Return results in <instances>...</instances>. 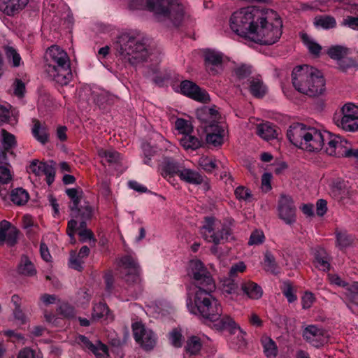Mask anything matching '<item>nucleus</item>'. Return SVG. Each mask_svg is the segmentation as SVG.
Wrapping results in <instances>:
<instances>
[{"instance_id":"52","label":"nucleus","mask_w":358,"mask_h":358,"mask_svg":"<svg viewBox=\"0 0 358 358\" xmlns=\"http://www.w3.org/2000/svg\"><path fill=\"white\" fill-rule=\"evenodd\" d=\"M66 194L71 199L73 204L71 206V210L74 212V209H77L80 201L82 192L78 189L71 188L66 191Z\"/></svg>"},{"instance_id":"42","label":"nucleus","mask_w":358,"mask_h":358,"mask_svg":"<svg viewBox=\"0 0 358 358\" xmlns=\"http://www.w3.org/2000/svg\"><path fill=\"white\" fill-rule=\"evenodd\" d=\"M180 145L185 149V150H194L198 149L201 146V141L198 139L197 138L186 134L184 135L180 140Z\"/></svg>"},{"instance_id":"16","label":"nucleus","mask_w":358,"mask_h":358,"mask_svg":"<svg viewBox=\"0 0 358 358\" xmlns=\"http://www.w3.org/2000/svg\"><path fill=\"white\" fill-rule=\"evenodd\" d=\"M29 171L36 176H45L48 185L55 180V169L53 162H43L38 160H33L29 166Z\"/></svg>"},{"instance_id":"46","label":"nucleus","mask_w":358,"mask_h":358,"mask_svg":"<svg viewBox=\"0 0 358 358\" xmlns=\"http://www.w3.org/2000/svg\"><path fill=\"white\" fill-rule=\"evenodd\" d=\"M262 343L266 357H275L276 356L278 349L275 342L271 338L267 336L263 337Z\"/></svg>"},{"instance_id":"41","label":"nucleus","mask_w":358,"mask_h":358,"mask_svg":"<svg viewBox=\"0 0 358 358\" xmlns=\"http://www.w3.org/2000/svg\"><path fill=\"white\" fill-rule=\"evenodd\" d=\"M202 345L203 341L200 337L192 336L186 342V352L190 355H196L201 350Z\"/></svg>"},{"instance_id":"50","label":"nucleus","mask_w":358,"mask_h":358,"mask_svg":"<svg viewBox=\"0 0 358 358\" xmlns=\"http://www.w3.org/2000/svg\"><path fill=\"white\" fill-rule=\"evenodd\" d=\"M74 211L78 213L83 220H89L92 217L94 212V208L90 205L88 202H85L80 207L78 206Z\"/></svg>"},{"instance_id":"55","label":"nucleus","mask_w":358,"mask_h":358,"mask_svg":"<svg viewBox=\"0 0 358 358\" xmlns=\"http://www.w3.org/2000/svg\"><path fill=\"white\" fill-rule=\"evenodd\" d=\"M264 267L268 271L271 273H275L277 269L275 258L273 255L268 252L265 253Z\"/></svg>"},{"instance_id":"58","label":"nucleus","mask_w":358,"mask_h":358,"mask_svg":"<svg viewBox=\"0 0 358 358\" xmlns=\"http://www.w3.org/2000/svg\"><path fill=\"white\" fill-rule=\"evenodd\" d=\"M142 149L144 155L143 163L147 165L151 166V156L155 153L156 150L154 149L150 143H145L142 146Z\"/></svg>"},{"instance_id":"10","label":"nucleus","mask_w":358,"mask_h":358,"mask_svg":"<svg viewBox=\"0 0 358 358\" xmlns=\"http://www.w3.org/2000/svg\"><path fill=\"white\" fill-rule=\"evenodd\" d=\"M187 275L193 280L198 289L208 287L210 290L215 289V283L210 272L199 259H195L189 262Z\"/></svg>"},{"instance_id":"51","label":"nucleus","mask_w":358,"mask_h":358,"mask_svg":"<svg viewBox=\"0 0 358 358\" xmlns=\"http://www.w3.org/2000/svg\"><path fill=\"white\" fill-rule=\"evenodd\" d=\"M175 127L179 133L186 135L190 133L192 130V124L186 120L178 118L175 122Z\"/></svg>"},{"instance_id":"48","label":"nucleus","mask_w":358,"mask_h":358,"mask_svg":"<svg viewBox=\"0 0 358 358\" xmlns=\"http://www.w3.org/2000/svg\"><path fill=\"white\" fill-rule=\"evenodd\" d=\"M301 37L309 52L313 55H318L322 47L306 34H302Z\"/></svg>"},{"instance_id":"17","label":"nucleus","mask_w":358,"mask_h":358,"mask_svg":"<svg viewBox=\"0 0 358 358\" xmlns=\"http://www.w3.org/2000/svg\"><path fill=\"white\" fill-rule=\"evenodd\" d=\"M278 215L286 224L296 220V208L290 196L282 195L278 203Z\"/></svg>"},{"instance_id":"15","label":"nucleus","mask_w":358,"mask_h":358,"mask_svg":"<svg viewBox=\"0 0 358 358\" xmlns=\"http://www.w3.org/2000/svg\"><path fill=\"white\" fill-rule=\"evenodd\" d=\"M326 145L324 147L327 154L338 157H343L347 152V140L340 136L333 135L329 132V136L325 137Z\"/></svg>"},{"instance_id":"30","label":"nucleus","mask_w":358,"mask_h":358,"mask_svg":"<svg viewBox=\"0 0 358 358\" xmlns=\"http://www.w3.org/2000/svg\"><path fill=\"white\" fill-rule=\"evenodd\" d=\"M101 162H107L110 165L117 164L122 161V156L117 151L113 149L99 148L97 151Z\"/></svg>"},{"instance_id":"23","label":"nucleus","mask_w":358,"mask_h":358,"mask_svg":"<svg viewBox=\"0 0 358 358\" xmlns=\"http://www.w3.org/2000/svg\"><path fill=\"white\" fill-rule=\"evenodd\" d=\"M225 57L217 50H209L205 53L206 66L212 74L220 73L222 70Z\"/></svg>"},{"instance_id":"37","label":"nucleus","mask_w":358,"mask_h":358,"mask_svg":"<svg viewBox=\"0 0 358 358\" xmlns=\"http://www.w3.org/2000/svg\"><path fill=\"white\" fill-rule=\"evenodd\" d=\"M249 89L255 97H262L266 92V87L259 78H252L249 80Z\"/></svg>"},{"instance_id":"33","label":"nucleus","mask_w":358,"mask_h":358,"mask_svg":"<svg viewBox=\"0 0 358 358\" xmlns=\"http://www.w3.org/2000/svg\"><path fill=\"white\" fill-rule=\"evenodd\" d=\"M32 127V134L34 138L42 144H45L48 141V129L45 124H41L38 120H34Z\"/></svg>"},{"instance_id":"31","label":"nucleus","mask_w":358,"mask_h":358,"mask_svg":"<svg viewBox=\"0 0 358 358\" xmlns=\"http://www.w3.org/2000/svg\"><path fill=\"white\" fill-rule=\"evenodd\" d=\"M241 290L243 294L251 299H258L262 297L263 291L260 286L252 281H246L242 283Z\"/></svg>"},{"instance_id":"49","label":"nucleus","mask_w":358,"mask_h":358,"mask_svg":"<svg viewBox=\"0 0 358 358\" xmlns=\"http://www.w3.org/2000/svg\"><path fill=\"white\" fill-rule=\"evenodd\" d=\"M11 200L17 205H22L25 203L29 199L28 193L22 188H17L11 193Z\"/></svg>"},{"instance_id":"27","label":"nucleus","mask_w":358,"mask_h":358,"mask_svg":"<svg viewBox=\"0 0 358 358\" xmlns=\"http://www.w3.org/2000/svg\"><path fill=\"white\" fill-rule=\"evenodd\" d=\"M90 254V248L87 246H83L78 254L75 251L70 253L69 266L73 269L80 271L84 263L83 259Z\"/></svg>"},{"instance_id":"14","label":"nucleus","mask_w":358,"mask_h":358,"mask_svg":"<svg viewBox=\"0 0 358 358\" xmlns=\"http://www.w3.org/2000/svg\"><path fill=\"white\" fill-rule=\"evenodd\" d=\"M132 331L136 343L145 350H152L157 342V337L153 331L146 328L141 322H134Z\"/></svg>"},{"instance_id":"45","label":"nucleus","mask_w":358,"mask_h":358,"mask_svg":"<svg viewBox=\"0 0 358 358\" xmlns=\"http://www.w3.org/2000/svg\"><path fill=\"white\" fill-rule=\"evenodd\" d=\"M336 244L341 249L349 247L353 242V237L345 231H336Z\"/></svg>"},{"instance_id":"53","label":"nucleus","mask_w":358,"mask_h":358,"mask_svg":"<svg viewBox=\"0 0 358 358\" xmlns=\"http://www.w3.org/2000/svg\"><path fill=\"white\" fill-rule=\"evenodd\" d=\"M348 54V49L340 45H336L330 48L328 50V55L334 59H340Z\"/></svg>"},{"instance_id":"43","label":"nucleus","mask_w":358,"mask_h":358,"mask_svg":"<svg viewBox=\"0 0 358 358\" xmlns=\"http://www.w3.org/2000/svg\"><path fill=\"white\" fill-rule=\"evenodd\" d=\"M198 164L201 169L208 173L213 172L217 168V161L213 157L202 155L199 157Z\"/></svg>"},{"instance_id":"1","label":"nucleus","mask_w":358,"mask_h":358,"mask_svg":"<svg viewBox=\"0 0 358 358\" xmlns=\"http://www.w3.org/2000/svg\"><path fill=\"white\" fill-rule=\"evenodd\" d=\"M148 40L143 33L136 29L122 31L114 43L116 55L131 65L145 61L150 54Z\"/></svg>"},{"instance_id":"7","label":"nucleus","mask_w":358,"mask_h":358,"mask_svg":"<svg viewBox=\"0 0 358 358\" xmlns=\"http://www.w3.org/2000/svg\"><path fill=\"white\" fill-rule=\"evenodd\" d=\"M46 71L50 78L62 85L72 79L70 59L67 53L57 45H52L45 53Z\"/></svg>"},{"instance_id":"4","label":"nucleus","mask_w":358,"mask_h":358,"mask_svg":"<svg viewBox=\"0 0 358 358\" xmlns=\"http://www.w3.org/2000/svg\"><path fill=\"white\" fill-rule=\"evenodd\" d=\"M292 83L296 91L309 96L322 95L326 90L322 73L306 64L296 66L293 69Z\"/></svg>"},{"instance_id":"6","label":"nucleus","mask_w":358,"mask_h":358,"mask_svg":"<svg viewBox=\"0 0 358 358\" xmlns=\"http://www.w3.org/2000/svg\"><path fill=\"white\" fill-rule=\"evenodd\" d=\"M282 27V20L276 12L262 9L261 20L257 22L251 41L263 45H272L280 39Z\"/></svg>"},{"instance_id":"20","label":"nucleus","mask_w":358,"mask_h":358,"mask_svg":"<svg viewBox=\"0 0 358 358\" xmlns=\"http://www.w3.org/2000/svg\"><path fill=\"white\" fill-rule=\"evenodd\" d=\"M78 231L80 236V241L86 242L87 241L92 240L95 242L92 232L87 229L85 227V222L84 221L80 223L79 227L78 226V222L73 219L71 220L68 222L67 226V234L71 238V243H75L76 239L74 237V233Z\"/></svg>"},{"instance_id":"19","label":"nucleus","mask_w":358,"mask_h":358,"mask_svg":"<svg viewBox=\"0 0 358 358\" xmlns=\"http://www.w3.org/2000/svg\"><path fill=\"white\" fill-rule=\"evenodd\" d=\"M204 130L206 134V140L208 144L215 147L222 145L226 135V126L224 122L205 126Z\"/></svg>"},{"instance_id":"36","label":"nucleus","mask_w":358,"mask_h":358,"mask_svg":"<svg viewBox=\"0 0 358 358\" xmlns=\"http://www.w3.org/2000/svg\"><path fill=\"white\" fill-rule=\"evenodd\" d=\"M17 271L20 274L26 276H34L36 274V269L34 264L26 256L22 257Z\"/></svg>"},{"instance_id":"2","label":"nucleus","mask_w":358,"mask_h":358,"mask_svg":"<svg viewBox=\"0 0 358 358\" xmlns=\"http://www.w3.org/2000/svg\"><path fill=\"white\" fill-rule=\"evenodd\" d=\"M128 6L131 10H147L158 20H169L176 26L187 17L183 0H129Z\"/></svg>"},{"instance_id":"5","label":"nucleus","mask_w":358,"mask_h":358,"mask_svg":"<svg viewBox=\"0 0 358 358\" xmlns=\"http://www.w3.org/2000/svg\"><path fill=\"white\" fill-rule=\"evenodd\" d=\"M287 136L295 146L307 151L317 152L325 145V137L329 136V132L302 123H294L289 127Z\"/></svg>"},{"instance_id":"38","label":"nucleus","mask_w":358,"mask_h":358,"mask_svg":"<svg viewBox=\"0 0 358 358\" xmlns=\"http://www.w3.org/2000/svg\"><path fill=\"white\" fill-rule=\"evenodd\" d=\"M92 315L94 320H112L109 309L105 303L95 304Z\"/></svg>"},{"instance_id":"39","label":"nucleus","mask_w":358,"mask_h":358,"mask_svg":"<svg viewBox=\"0 0 358 358\" xmlns=\"http://www.w3.org/2000/svg\"><path fill=\"white\" fill-rule=\"evenodd\" d=\"M11 180V173L8 165H0V195L5 198L8 190L1 185L8 184Z\"/></svg>"},{"instance_id":"25","label":"nucleus","mask_w":358,"mask_h":358,"mask_svg":"<svg viewBox=\"0 0 358 358\" xmlns=\"http://www.w3.org/2000/svg\"><path fill=\"white\" fill-rule=\"evenodd\" d=\"M29 0H0V11L8 16H14L22 10Z\"/></svg>"},{"instance_id":"47","label":"nucleus","mask_w":358,"mask_h":358,"mask_svg":"<svg viewBox=\"0 0 358 358\" xmlns=\"http://www.w3.org/2000/svg\"><path fill=\"white\" fill-rule=\"evenodd\" d=\"M5 54L9 62H12L14 67H18L22 64V58L17 51L11 46L5 47Z\"/></svg>"},{"instance_id":"35","label":"nucleus","mask_w":358,"mask_h":358,"mask_svg":"<svg viewBox=\"0 0 358 358\" xmlns=\"http://www.w3.org/2000/svg\"><path fill=\"white\" fill-rule=\"evenodd\" d=\"M181 169L182 167L180 166L179 164L166 158L164 159L163 162L160 165L162 175L164 178L173 175L179 176Z\"/></svg>"},{"instance_id":"9","label":"nucleus","mask_w":358,"mask_h":358,"mask_svg":"<svg viewBox=\"0 0 358 358\" xmlns=\"http://www.w3.org/2000/svg\"><path fill=\"white\" fill-rule=\"evenodd\" d=\"M120 269L127 283V292L131 298H137L143 290L141 270L138 262L131 256L127 255L120 260Z\"/></svg>"},{"instance_id":"21","label":"nucleus","mask_w":358,"mask_h":358,"mask_svg":"<svg viewBox=\"0 0 358 358\" xmlns=\"http://www.w3.org/2000/svg\"><path fill=\"white\" fill-rule=\"evenodd\" d=\"M303 338L315 347H320L329 341L326 332L314 325L307 327L303 333Z\"/></svg>"},{"instance_id":"54","label":"nucleus","mask_w":358,"mask_h":358,"mask_svg":"<svg viewBox=\"0 0 358 358\" xmlns=\"http://www.w3.org/2000/svg\"><path fill=\"white\" fill-rule=\"evenodd\" d=\"M1 136L2 143L6 150H8L15 145V138L13 134L7 132L4 129H2Z\"/></svg>"},{"instance_id":"28","label":"nucleus","mask_w":358,"mask_h":358,"mask_svg":"<svg viewBox=\"0 0 358 358\" xmlns=\"http://www.w3.org/2000/svg\"><path fill=\"white\" fill-rule=\"evenodd\" d=\"M256 134L262 139L269 141L277 137V131L270 122H261L256 125Z\"/></svg>"},{"instance_id":"60","label":"nucleus","mask_w":358,"mask_h":358,"mask_svg":"<svg viewBox=\"0 0 358 358\" xmlns=\"http://www.w3.org/2000/svg\"><path fill=\"white\" fill-rule=\"evenodd\" d=\"M341 25L358 31V17L347 16L343 20Z\"/></svg>"},{"instance_id":"61","label":"nucleus","mask_w":358,"mask_h":358,"mask_svg":"<svg viewBox=\"0 0 358 358\" xmlns=\"http://www.w3.org/2000/svg\"><path fill=\"white\" fill-rule=\"evenodd\" d=\"M13 93L18 97L23 96L25 92V85L20 79L16 78L13 85Z\"/></svg>"},{"instance_id":"40","label":"nucleus","mask_w":358,"mask_h":358,"mask_svg":"<svg viewBox=\"0 0 358 358\" xmlns=\"http://www.w3.org/2000/svg\"><path fill=\"white\" fill-rule=\"evenodd\" d=\"M344 295L349 303L358 306V282H354L347 285Z\"/></svg>"},{"instance_id":"26","label":"nucleus","mask_w":358,"mask_h":358,"mask_svg":"<svg viewBox=\"0 0 358 358\" xmlns=\"http://www.w3.org/2000/svg\"><path fill=\"white\" fill-rule=\"evenodd\" d=\"M17 235V229L6 221L2 220L0 222V245L4 242L13 245L15 243Z\"/></svg>"},{"instance_id":"64","label":"nucleus","mask_w":358,"mask_h":358,"mask_svg":"<svg viewBox=\"0 0 358 358\" xmlns=\"http://www.w3.org/2000/svg\"><path fill=\"white\" fill-rule=\"evenodd\" d=\"M282 292L289 303H292L296 299V296L294 293L293 288L289 283H284Z\"/></svg>"},{"instance_id":"56","label":"nucleus","mask_w":358,"mask_h":358,"mask_svg":"<svg viewBox=\"0 0 358 358\" xmlns=\"http://www.w3.org/2000/svg\"><path fill=\"white\" fill-rule=\"evenodd\" d=\"M235 195L238 199L245 201H250L252 198L251 192L243 186L238 187L235 189Z\"/></svg>"},{"instance_id":"32","label":"nucleus","mask_w":358,"mask_h":358,"mask_svg":"<svg viewBox=\"0 0 358 358\" xmlns=\"http://www.w3.org/2000/svg\"><path fill=\"white\" fill-rule=\"evenodd\" d=\"M330 194L334 198H341L347 189L346 182L341 178L332 179L329 182Z\"/></svg>"},{"instance_id":"12","label":"nucleus","mask_w":358,"mask_h":358,"mask_svg":"<svg viewBox=\"0 0 358 358\" xmlns=\"http://www.w3.org/2000/svg\"><path fill=\"white\" fill-rule=\"evenodd\" d=\"M335 124L340 129L355 132L358 130V106L347 103L341 108V117H334Z\"/></svg>"},{"instance_id":"3","label":"nucleus","mask_w":358,"mask_h":358,"mask_svg":"<svg viewBox=\"0 0 358 358\" xmlns=\"http://www.w3.org/2000/svg\"><path fill=\"white\" fill-rule=\"evenodd\" d=\"M208 287L197 289L193 296L189 295L186 306L191 314L201 317L214 326L220 319L222 308L219 301L211 294Z\"/></svg>"},{"instance_id":"11","label":"nucleus","mask_w":358,"mask_h":358,"mask_svg":"<svg viewBox=\"0 0 358 358\" xmlns=\"http://www.w3.org/2000/svg\"><path fill=\"white\" fill-rule=\"evenodd\" d=\"M202 237L209 243L218 245L227 239L229 234V229L220 221L213 217H206L203 225L200 229Z\"/></svg>"},{"instance_id":"24","label":"nucleus","mask_w":358,"mask_h":358,"mask_svg":"<svg viewBox=\"0 0 358 358\" xmlns=\"http://www.w3.org/2000/svg\"><path fill=\"white\" fill-rule=\"evenodd\" d=\"M196 116L203 124V128L205 126L218 124L222 122L220 121L221 116L215 106L212 108L204 106L197 109Z\"/></svg>"},{"instance_id":"63","label":"nucleus","mask_w":358,"mask_h":358,"mask_svg":"<svg viewBox=\"0 0 358 358\" xmlns=\"http://www.w3.org/2000/svg\"><path fill=\"white\" fill-rule=\"evenodd\" d=\"M315 296L311 292H305L301 299L303 308L307 309L310 308L315 302Z\"/></svg>"},{"instance_id":"22","label":"nucleus","mask_w":358,"mask_h":358,"mask_svg":"<svg viewBox=\"0 0 358 358\" xmlns=\"http://www.w3.org/2000/svg\"><path fill=\"white\" fill-rule=\"evenodd\" d=\"M76 341L84 350L92 352L96 358L109 357L107 347L99 341L94 344L87 337L82 335L78 336Z\"/></svg>"},{"instance_id":"62","label":"nucleus","mask_w":358,"mask_h":358,"mask_svg":"<svg viewBox=\"0 0 358 358\" xmlns=\"http://www.w3.org/2000/svg\"><path fill=\"white\" fill-rule=\"evenodd\" d=\"M250 73V66L246 65H241L235 69V74L239 80L247 78Z\"/></svg>"},{"instance_id":"59","label":"nucleus","mask_w":358,"mask_h":358,"mask_svg":"<svg viewBox=\"0 0 358 358\" xmlns=\"http://www.w3.org/2000/svg\"><path fill=\"white\" fill-rule=\"evenodd\" d=\"M17 358H43V356L40 352L25 348L20 351Z\"/></svg>"},{"instance_id":"8","label":"nucleus","mask_w":358,"mask_h":358,"mask_svg":"<svg viewBox=\"0 0 358 358\" xmlns=\"http://www.w3.org/2000/svg\"><path fill=\"white\" fill-rule=\"evenodd\" d=\"M261 15L262 9L252 6L241 8L231 15L230 29L237 35L252 40V32Z\"/></svg>"},{"instance_id":"18","label":"nucleus","mask_w":358,"mask_h":358,"mask_svg":"<svg viewBox=\"0 0 358 358\" xmlns=\"http://www.w3.org/2000/svg\"><path fill=\"white\" fill-rule=\"evenodd\" d=\"M180 92L197 101L207 102L210 100L206 90L201 89L195 83L189 80H184L180 85Z\"/></svg>"},{"instance_id":"13","label":"nucleus","mask_w":358,"mask_h":358,"mask_svg":"<svg viewBox=\"0 0 358 358\" xmlns=\"http://www.w3.org/2000/svg\"><path fill=\"white\" fill-rule=\"evenodd\" d=\"M214 328L219 331L225 329L229 330L231 336L229 340L231 348L241 349L245 345V333L230 317L227 315L222 316V319L215 323Z\"/></svg>"},{"instance_id":"34","label":"nucleus","mask_w":358,"mask_h":358,"mask_svg":"<svg viewBox=\"0 0 358 358\" xmlns=\"http://www.w3.org/2000/svg\"><path fill=\"white\" fill-rule=\"evenodd\" d=\"M315 266L323 271L329 270V257L327 252L321 248H318L315 253Z\"/></svg>"},{"instance_id":"57","label":"nucleus","mask_w":358,"mask_h":358,"mask_svg":"<svg viewBox=\"0 0 358 358\" xmlns=\"http://www.w3.org/2000/svg\"><path fill=\"white\" fill-rule=\"evenodd\" d=\"M265 239L264 234L261 230L254 231L250 237L248 244L250 245H259L262 244Z\"/></svg>"},{"instance_id":"44","label":"nucleus","mask_w":358,"mask_h":358,"mask_svg":"<svg viewBox=\"0 0 358 358\" xmlns=\"http://www.w3.org/2000/svg\"><path fill=\"white\" fill-rule=\"evenodd\" d=\"M314 24L317 27L329 29L335 27L336 22L334 17L329 15H324L315 17Z\"/></svg>"},{"instance_id":"29","label":"nucleus","mask_w":358,"mask_h":358,"mask_svg":"<svg viewBox=\"0 0 358 358\" xmlns=\"http://www.w3.org/2000/svg\"><path fill=\"white\" fill-rule=\"evenodd\" d=\"M178 176L181 180L194 185L201 184L203 180V176L198 171L184 167H182Z\"/></svg>"}]
</instances>
